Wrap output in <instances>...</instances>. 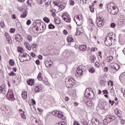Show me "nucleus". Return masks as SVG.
Instances as JSON below:
<instances>
[{
	"instance_id": "27",
	"label": "nucleus",
	"mask_w": 125,
	"mask_h": 125,
	"mask_svg": "<svg viewBox=\"0 0 125 125\" xmlns=\"http://www.w3.org/2000/svg\"><path fill=\"white\" fill-rule=\"evenodd\" d=\"M89 24L91 27L90 29H91V31H92L93 30V28H94V27H95V25H94V23H93V21L91 20L89 22Z\"/></svg>"
},
{
	"instance_id": "1",
	"label": "nucleus",
	"mask_w": 125,
	"mask_h": 125,
	"mask_svg": "<svg viewBox=\"0 0 125 125\" xmlns=\"http://www.w3.org/2000/svg\"><path fill=\"white\" fill-rule=\"evenodd\" d=\"M44 30H45V23H42V21H36L35 23L33 24L32 30L34 32H38L39 31L40 33H42L44 32Z\"/></svg>"
},
{
	"instance_id": "36",
	"label": "nucleus",
	"mask_w": 125,
	"mask_h": 125,
	"mask_svg": "<svg viewBox=\"0 0 125 125\" xmlns=\"http://www.w3.org/2000/svg\"><path fill=\"white\" fill-rule=\"evenodd\" d=\"M50 11L51 13H52L51 15L52 16H53V17H55V16H56V14L55 13V10L53 9L52 10H50Z\"/></svg>"
},
{
	"instance_id": "57",
	"label": "nucleus",
	"mask_w": 125,
	"mask_h": 125,
	"mask_svg": "<svg viewBox=\"0 0 125 125\" xmlns=\"http://www.w3.org/2000/svg\"><path fill=\"white\" fill-rule=\"evenodd\" d=\"M63 35H68V31L66 29L63 30Z\"/></svg>"
},
{
	"instance_id": "24",
	"label": "nucleus",
	"mask_w": 125,
	"mask_h": 125,
	"mask_svg": "<svg viewBox=\"0 0 125 125\" xmlns=\"http://www.w3.org/2000/svg\"><path fill=\"white\" fill-rule=\"evenodd\" d=\"M83 33V30L82 28H79L77 29L76 35H82Z\"/></svg>"
},
{
	"instance_id": "3",
	"label": "nucleus",
	"mask_w": 125,
	"mask_h": 125,
	"mask_svg": "<svg viewBox=\"0 0 125 125\" xmlns=\"http://www.w3.org/2000/svg\"><path fill=\"white\" fill-rule=\"evenodd\" d=\"M65 83L66 87H71V86L74 85V83H76V80L73 77H68L66 78Z\"/></svg>"
},
{
	"instance_id": "51",
	"label": "nucleus",
	"mask_w": 125,
	"mask_h": 125,
	"mask_svg": "<svg viewBox=\"0 0 125 125\" xmlns=\"http://www.w3.org/2000/svg\"><path fill=\"white\" fill-rule=\"evenodd\" d=\"M95 66L96 67H97V68H99V67H100V64H99V62H96L95 63Z\"/></svg>"
},
{
	"instance_id": "12",
	"label": "nucleus",
	"mask_w": 125,
	"mask_h": 125,
	"mask_svg": "<svg viewBox=\"0 0 125 125\" xmlns=\"http://www.w3.org/2000/svg\"><path fill=\"white\" fill-rule=\"evenodd\" d=\"M43 86L42 84H39L34 86V91L35 93H39L42 90Z\"/></svg>"
},
{
	"instance_id": "29",
	"label": "nucleus",
	"mask_w": 125,
	"mask_h": 125,
	"mask_svg": "<svg viewBox=\"0 0 125 125\" xmlns=\"http://www.w3.org/2000/svg\"><path fill=\"white\" fill-rule=\"evenodd\" d=\"M27 15H28V12L26 11L23 12L22 14L21 15V18H26L27 17Z\"/></svg>"
},
{
	"instance_id": "8",
	"label": "nucleus",
	"mask_w": 125,
	"mask_h": 125,
	"mask_svg": "<svg viewBox=\"0 0 125 125\" xmlns=\"http://www.w3.org/2000/svg\"><path fill=\"white\" fill-rule=\"evenodd\" d=\"M116 119L114 116L107 115L103 121V124L104 125H106L111 123L112 121H114Z\"/></svg>"
},
{
	"instance_id": "2",
	"label": "nucleus",
	"mask_w": 125,
	"mask_h": 125,
	"mask_svg": "<svg viewBox=\"0 0 125 125\" xmlns=\"http://www.w3.org/2000/svg\"><path fill=\"white\" fill-rule=\"evenodd\" d=\"M107 10L112 15H116L119 12V8L109 4L107 5Z\"/></svg>"
},
{
	"instance_id": "52",
	"label": "nucleus",
	"mask_w": 125,
	"mask_h": 125,
	"mask_svg": "<svg viewBox=\"0 0 125 125\" xmlns=\"http://www.w3.org/2000/svg\"><path fill=\"white\" fill-rule=\"evenodd\" d=\"M26 3L27 6H32V3H30V0H27Z\"/></svg>"
},
{
	"instance_id": "64",
	"label": "nucleus",
	"mask_w": 125,
	"mask_h": 125,
	"mask_svg": "<svg viewBox=\"0 0 125 125\" xmlns=\"http://www.w3.org/2000/svg\"><path fill=\"white\" fill-rule=\"evenodd\" d=\"M83 125H88V124H87V122H85V121H84L83 122Z\"/></svg>"
},
{
	"instance_id": "62",
	"label": "nucleus",
	"mask_w": 125,
	"mask_h": 125,
	"mask_svg": "<svg viewBox=\"0 0 125 125\" xmlns=\"http://www.w3.org/2000/svg\"><path fill=\"white\" fill-rule=\"evenodd\" d=\"M98 54H99V56L100 57V58H102V53L101 52V51H99L98 52Z\"/></svg>"
},
{
	"instance_id": "15",
	"label": "nucleus",
	"mask_w": 125,
	"mask_h": 125,
	"mask_svg": "<svg viewBox=\"0 0 125 125\" xmlns=\"http://www.w3.org/2000/svg\"><path fill=\"white\" fill-rule=\"evenodd\" d=\"M15 39L17 42H22L23 41V38L22 37V36L20 34H17L15 36Z\"/></svg>"
},
{
	"instance_id": "4",
	"label": "nucleus",
	"mask_w": 125,
	"mask_h": 125,
	"mask_svg": "<svg viewBox=\"0 0 125 125\" xmlns=\"http://www.w3.org/2000/svg\"><path fill=\"white\" fill-rule=\"evenodd\" d=\"M83 18L82 14H79L74 18V21L78 26H81L83 24Z\"/></svg>"
},
{
	"instance_id": "45",
	"label": "nucleus",
	"mask_w": 125,
	"mask_h": 125,
	"mask_svg": "<svg viewBox=\"0 0 125 125\" xmlns=\"http://www.w3.org/2000/svg\"><path fill=\"white\" fill-rule=\"evenodd\" d=\"M0 26L1 28H4L5 27V24H4V22L1 21L0 23Z\"/></svg>"
},
{
	"instance_id": "41",
	"label": "nucleus",
	"mask_w": 125,
	"mask_h": 125,
	"mask_svg": "<svg viewBox=\"0 0 125 125\" xmlns=\"http://www.w3.org/2000/svg\"><path fill=\"white\" fill-rule=\"evenodd\" d=\"M89 9L91 12H92V13L94 12V8H93V6L92 5L89 6Z\"/></svg>"
},
{
	"instance_id": "22",
	"label": "nucleus",
	"mask_w": 125,
	"mask_h": 125,
	"mask_svg": "<svg viewBox=\"0 0 125 125\" xmlns=\"http://www.w3.org/2000/svg\"><path fill=\"white\" fill-rule=\"evenodd\" d=\"M24 46L26 48V49H27V50H31V49H32L31 45H30V44L29 43V42H24Z\"/></svg>"
},
{
	"instance_id": "23",
	"label": "nucleus",
	"mask_w": 125,
	"mask_h": 125,
	"mask_svg": "<svg viewBox=\"0 0 125 125\" xmlns=\"http://www.w3.org/2000/svg\"><path fill=\"white\" fill-rule=\"evenodd\" d=\"M66 41L68 42H74V39H73L71 35H69L67 37Z\"/></svg>"
},
{
	"instance_id": "16",
	"label": "nucleus",
	"mask_w": 125,
	"mask_h": 125,
	"mask_svg": "<svg viewBox=\"0 0 125 125\" xmlns=\"http://www.w3.org/2000/svg\"><path fill=\"white\" fill-rule=\"evenodd\" d=\"M91 124L92 125H99L100 123L99 122V120L98 119L94 118L92 120Z\"/></svg>"
},
{
	"instance_id": "6",
	"label": "nucleus",
	"mask_w": 125,
	"mask_h": 125,
	"mask_svg": "<svg viewBox=\"0 0 125 125\" xmlns=\"http://www.w3.org/2000/svg\"><path fill=\"white\" fill-rule=\"evenodd\" d=\"M62 18L63 21L66 23H70L71 22V16L68 12H64L62 14Z\"/></svg>"
},
{
	"instance_id": "44",
	"label": "nucleus",
	"mask_w": 125,
	"mask_h": 125,
	"mask_svg": "<svg viewBox=\"0 0 125 125\" xmlns=\"http://www.w3.org/2000/svg\"><path fill=\"white\" fill-rule=\"evenodd\" d=\"M107 84L108 85L110 84V86H113V85H114V84L113 83V81H112L111 80L107 82Z\"/></svg>"
},
{
	"instance_id": "5",
	"label": "nucleus",
	"mask_w": 125,
	"mask_h": 125,
	"mask_svg": "<svg viewBox=\"0 0 125 125\" xmlns=\"http://www.w3.org/2000/svg\"><path fill=\"white\" fill-rule=\"evenodd\" d=\"M84 71V66L83 65H79L77 69L76 72V77H81L83 75V73Z\"/></svg>"
},
{
	"instance_id": "53",
	"label": "nucleus",
	"mask_w": 125,
	"mask_h": 125,
	"mask_svg": "<svg viewBox=\"0 0 125 125\" xmlns=\"http://www.w3.org/2000/svg\"><path fill=\"white\" fill-rule=\"evenodd\" d=\"M109 104L111 105V106H113L114 105V104L115 103V101H111V100H109Z\"/></svg>"
},
{
	"instance_id": "33",
	"label": "nucleus",
	"mask_w": 125,
	"mask_h": 125,
	"mask_svg": "<svg viewBox=\"0 0 125 125\" xmlns=\"http://www.w3.org/2000/svg\"><path fill=\"white\" fill-rule=\"evenodd\" d=\"M0 94H5V88L0 86Z\"/></svg>"
},
{
	"instance_id": "55",
	"label": "nucleus",
	"mask_w": 125,
	"mask_h": 125,
	"mask_svg": "<svg viewBox=\"0 0 125 125\" xmlns=\"http://www.w3.org/2000/svg\"><path fill=\"white\" fill-rule=\"evenodd\" d=\"M111 28H115L116 27V24L115 23H111L110 24Z\"/></svg>"
},
{
	"instance_id": "43",
	"label": "nucleus",
	"mask_w": 125,
	"mask_h": 125,
	"mask_svg": "<svg viewBox=\"0 0 125 125\" xmlns=\"http://www.w3.org/2000/svg\"><path fill=\"white\" fill-rule=\"evenodd\" d=\"M43 21L46 23H49L50 20L47 17H44L43 18Z\"/></svg>"
},
{
	"instance_id": "46",
	"label": "nucleus",
	"mask_w": 125,
	"mask_h": 125,
	"mask_svg": "<svg viewBox=\"0 0 125 125\" xmlns=\"http://www.w3.org/2000/svg\"><path fill=\"white\" fill-rule=\"evenodd\" d=\"M49 29H54L55 28V26H54V25L52 24V23H50L48 25Z\"/></svg>"
},
{
	"instance_id": "10",
	"label": "nucleus",
	"mask_w": 125,
	"mask_h": 125,
	"mask_svg": "<svg viewBox=\"0 0 125 125\" xmlns=\"http://www.w3.org/2000/svg\"><path fill=\"white\" fill-rule=\"evenodd\" d=\"M84 96L86 98H88V99H93L94 98V93H93V91H91V93L90 91L88 92L86 91L84 94Z\"/></svg>"
},
{
	"instance_id": "48",
	"label": "nucleus",
	"mask_w": 125,
	"mask_h": 125,
	"mask_svg": "<svg viewBox=\"0 0 125 125\" xmlns=\"http://www.w3.org/2000/svg\"><path fill=\"white\" fill-rule=\"evenodd\" d=\"M8 75L10 76H16V73L13 72V71H12L10 73H9Z\"/></svg>"
},
{
	"instance_id": "40",
	"label": "nucleus",
	"mask_w": 125,
	"mask_h": 125,
	"mask_svg": "<svg viewBox=\"0 0 125 125\" xmlns=\"http://www.w3.org/2000/svg\"><path fill=\"white\" fill-rule=\"evenodd\" d=\"M107 37H111V38H113V39H111V40H115V35H113V33H109Z\"/></svg>"
},
{
	"instance_id": "19",
	"label": "nucleus",
	"mask_w": 125,
	"mask_h": 125,
	"mask_svg": "<svg viewBox=\"0 0 125 125\" xmlns=\"http://www.w3.org/2000/svg\"><path fill=\"white\" fill-rule=\"evenodd\" d=\"M86 45H81L79 47V49L81 50V51H85L86 50Z\"/></svg>"
},
{
	"instance_id": "9",
	"label": "nucleus",
	"mask_w": 125,
	"mask_h": 125,
	"mask_svg": "<svg viewBox=\"0 0 125 125\" xmlns=\"http://www.w3.org/2000/svg\"><path fill=\"white\" fill-rule=\"evenodd\" d=\"M6 97L8 100H10V101H14V100H15L12 90H10L8 91Z\"/></svg>"
},
{
	"instance_id": "37",
	"label": "nucleus",
	"mask_w": 125,
	"mask_h": 125,
	"mask_svg": "<svg viewBox=\"0 0 125 125\" xmlns=\"http://www.w3.org/2000/svg\"><path fill=\"white\" fill-rule=\"evenodd\" d=\"M37 79L39 81H42V73L41 72L39 73Z\"/></svg>"
},
{
	"instance_id": "30",
	"label": "nucleus",
	"mask_w": 125,
	"mask_h": 125,
	"mask_svg": "<svg viewBox=\"0 0 125 125\" xmlns=\"http://www.w3.org/2000/svg\"><path fill=\"white\" fill-rule=\"evenodd\" d=\"M18 52H19L20 53H23L24 51H25V50H24V48H23V47H18Z\"/></svg>"
},
{
	"instance_id": "28",
	"label": "nucleus",
	"mask_w": 125,
	"mask_h": 125,
	"mask_svg": "<svg viewBox=\"0 0 125 125\" xmlns=\"http://www.w3.org/2000/svg\"><path fill=\"white\" fill-rule=\"evenodd\" d=\"M27 57L29 59V55L26 53H22L21 54V59H24L25 58Z\"/></svg>"
},
{
	"instance_id": "32",
	"label": "nucleus",
	"mask_w": 125,
	"mask_h": 125,
	"mask_svg": "<svg viewBox=\"0 0 125 125\" xmlns=\"http://www.w3.org/2000/svg\"><path fill=\"white\" fill-rule=\"evenodd\" d=\"M115 113L119 118H121L122 117V113H121V111L117 109L116 110H115Z\"/></svg>"
},
{
	"instance_id": "39",
	"label": "nucleus",
	"mask_w": 125,
	"mask_h": 125,
	"mask_svg": "<svg viewBox=\"0 0 125 125\" xmlns=\"http://www.w3.org/2000/svg\"><path fill=\"white\" fill-rule=\"evenodd\" d=\"M90 52H95V51H97V48L95 47H93L90 49Z\"/></svg>"
},
{
	"instance_id": "11",
	"label": "nucleus",
	"mask_w": 125,
	"mask_h": 125,
	"mask_svg": "<svg viewBox=\"0 0 125 125\" xmlns=\"http://www.w3.org/2000/svg\"><path fill=\"white\" fill-rule=\"evenodd\" d=\"M111 39H113V38L111 36L106 37L104 43L106 46H111V45H112V41Z\"/></svg>"
},
{
	"instance_id": "35",
	"label": "nucleus",
	"mask_w": 125,
	"mask_h": 125,
	"mask_svg": "<svg viewBox=\"0 0 125 125\" xmlns=\"http://www.w3.org/2000/svg\"><path fill=\"white\" fill-rule=\"evenodd\" d=\"M27 40L28 42H31L33 41V37H32V36H31L30 35H28L27 36Z\"/></svg>"
},
{
	"instance_id": "7",
	"label": "nucleus",
	"mask_w": 125,
	"mask_h": 125,
	"mask_svg": "<svg viewBox=\"0 0 125 125\" xmlns=\"http://www.w3.org/2000/svg\"><path fill=\"white\" fill-rule=\"evenodd\" d=\"M52 115L53 116H56V117H58V118H60V119H61V120H66V117L64 116L63 115V113L61 111L55 110L52 111Z\"/></svg>"
},
{
	"instance_id": "13",
	"label": "nucleus",
	"mask_w": 125,
	"mask_h": 125,
	"mask_svg": "<svg viewBox=\"0 0 125 125\" xmlns=\"http://www.w3.org/2000/svg\"><path fill=\"white\" fill-rule=\"evenodd\" d=\"M110 67L112 68V69L116 70V71H119L120 69V65L115 62L111 63L110 64Z\"/></svg>"
},
{
	"instance_id": "38",
	"label": "nucleus",
	"mask_w": 125,
	"mask_h": 125,
	"mask_svg": "<svg viewBox=\"0 0 125 125\" xmlns=\"http://www.w3.org/2000/svg\"><path fill=\"white\" fill-rule=\"evenodd\" d=\"M112 60H113V56H109L106 58V61H107V62H111Z\"/></svg>"
},
{
	"instance_id": "60",
	"label": "nucleus",
	"mask_w": 125,
	"mask_h": 125,
	"mask_svg": "<svg viewBox=\"0 0 125 125\" xmlns=\"http://www.w3.org/2000/svg\"><path fill=\"white\" fill-rule=\"evenodd\" d=\"M121 124H122V125H125V120L124 119H122L120 121Z\"/></svg>"
},
{
	"instance_id": "50",
	"label": "nucleus",
	"mask_w": 125,
	"mask_h": 125,
	"mask_svg": "<svg viewBox=\"0 0 125 125\" xmlns=\"http://www.w3.org/2000/svg\"><path fill=\"white\" fill-rule=\"evenodd\" d=\"M94 71H95V69H94V68H91L89 70V72L92 73H94Z\"/></svg>"
},
{
	"instance_id": "18",
	"label": "nucleus",
	"mask_w": 125,
	"mask_h": 125,
	"mask_svg": "<svg viewBox=\"0 0 125 125\" xmlns=\"http://www.w3.org/2000/svg\"><path fill=\"white\" fill-rule=\"evenodd\" d=\"M97 20H99V21H105V19H104V17L102 16L100 14H97Z\"/></svg>"
},
{
	"instance_id": "20",
	"label": "nucleus",
	"mask_w": 125,
	"mask_h": 125,
	"mask_svg": "<svg viewBox=\"0 0 125 125\" xmlns=\"http://www.w3.org/2000/svg\"><path fill=\"white\" fill-rule=\"evenodd\" d=\"M96 22L98 27H103L105 24L104 21H100L99 20H96Z\"/></svg>"
},
{
	"instance_id": "56",
	"label": "nucleus",
	"mask_w": 125,
	"mask_h": 125,
	"mask_svg": "<svg viewBox=\"0 0 125 125\" xmlns=\"http://www.w3.org/2000/svg\"><path fill=\"white\" fill-rule=\"evenodd\" d=\"M31 47L32 48H36V47H37V44L36 43H33L31 45Z\"/></svg>"
},
{
	"instance_id": "49",
	"label": "nucleus",
	"mask_w": 125,
	"mask_h": 125,
	"mask_svg": "<svg viewBox=\"0 0 125 125\" xmlns=\"http://www.w3.org/2000/svg\"><path fill=\"white\" fill-rule=\"evenodd\" d=\"M80 3L82 4H84V3H86V0H80Z\"/></svg>"
},
{
	"instance_id": "63",
	"label": "nucleus",
	"mask_w": 125,
	"mask_h": 125,
	"mask_svg": "<svg viewBox=\"0 0 125 125\" xmlns=\"http://www.w3.org/2000/svg\"><path fill=\"white\" fill-rule=\"evenodd\" d=\"M79 122L78 121H74V125H79Z\"/></svg>"
},
{
	"instance_id": "42",
	"label": "nucleus",
	"mask_w": 125,
	"mask_h": 125,
	"mask_svg": "<svg viewBox=\"0 0 125 125\" xmlns=\"http://www.w3.org/2000/svg\"><path fill=\"white\" fill-rule=\"evenodd\" d=\"M9 63L11 66H14V61H13V60H10Z\"/></svg>"
},
{
	"instance_id": "58",
	"label": "nucleus",
	"mask_w": 125,
	"mask_h": 125,
	"mask_svg": "<svg viewBox=\"0 0 125 125\" xmlns=\"http://www.w3.org/2000/svg\"><path fill=\"white\" fill-rule=\"evenodd\" d=\"M30 55H31V56L33 58L36 57V54H35V53H34V52H31Z\"/></svg>"
},
{
	"instance_id": "59",
	"label": "nucleus",
	"mask_w": 125,
	"mask_h": 125,
	"mask_svg": "<svg viewBox=\"0 0 125 125\" xmlns=\"http://www.w3.org/2000/svg\"><path fill=\"white\" fill-rule=\"evenodd\" d=\"M21 117L22 119H24L25 120V119H26V116L25 115V114L24 113H22L21 114Z\"/></svg>"
},
{
	"instance_id": "26",
	"label": "nucleus",
	"mask_w": 125,
	"mask_h": 125,
	"mask_svg": "<svg viewBox=\"0 0 125 125\" xmlns=\"http://www.w3.org/2000/svg\"><path fill=\"white\" fill-rule=\"evenodd\" d=\"M21 96L22 99H26L28 97V95L27 94V91H25L22 92Z\"/></svg>"
},
{
	"instance_id": "34",
	"label": "nucleus",
	"mask_w": 125,
	"mask_h": 125,
	"mask_svg": "<svg viewBox=\"0 0 125 125\" xmlns=\"http://www.w3.org/2000/svg\"><path fill=\"white\" fill-rule=\"evenodd\" d=\"M107 83V81L106 80H101L100 81V84L101 85H105Z\"/></svg>"
},
{
	"instance_id": "21",
	"label": "nucleus",
	"mask_w": 125,
	"mask_h": 125,
	"mask_svg": "<svg viewBox=\"0 0 125 125\" xmlns=\"http://www.w3.org/2000/svg\"><path fill=\"white\" fill-rule=\"evenodd\" d=\"M50 62H51V63L48 61H46L45 62V66L47 68H50V67L52 66V60H50Z\"/></svg>"
},
{
	"instance_id": "25",
	"label": "nucleus",
	"mask_w": 125,
	"mask_h": 125,
	"mask_svg": "<svg viewBox=\"0 0 125 125\" xmlns=\"http://www.w3.org/2000/svg\"><path fill=\"white\" fill-rule=\"evenodd\" d=\"M31 60V57H30V55H29V58L28 59V57H25L24 59H21V58H20V61L21 62H24V61H30Z\"/></svg>"
},
{
	"instance_id": "31",
	"label": "nucleus",
	"mask_w": 125,
	"mask_h": 125,
	"mask_svg": "<svg viewBox=\"0 0 125 125\" xmlns=\"http://www.w3.org/2000/svg\"><path fill=\"white\" fill-rule=\"evenodd\" d=\"M56 24H57L58 25H59L61 23V21L60 20V19L59 18H55L54 20Z\"/></svg>"
},
{
	"instance_id": "54",
	"label": "nucleus",
	"mask_w": 125,
	"mask_h": 125,
	"mask_svg": "<svg viewBox=\"0 0 125 125\" xmlns=\"http://www.w3.org/2000/svg\"><path fill=\"white\" fill-rule=\"evenodd\" d=\"M103 94H109V93L108 92V90L105 89L103 90Z\"/></svg>"
},
{
	"instance_id": "47",
	"label": "nucleus",
	"mask_w": 125,
	"mask_h": 125,
	"mask_svg": "<svg viewBox=\"0 0 125 125\" xmlns=\"http://www.w3.org/2000/svg\"><path fill=\"white\" fill-rule=\"evenodd\" d=\"M69 4H70V5H74L75 1H74V0H69Z\"/></svg>"
},
{
	"instance_id": "17",
	"label": "nucleus",
	"mask_w": 125,
	"mask_h": 125,
	"mask_svg": "<svg viewBox=\"0 0 125 125\" xmlns=\"http://www.w3.org/2000/svg\"><path fill=\"white\" fill-rule=\"evenodd\" d=\"M26 83L28 85L32 86V85L35 84V80L33 79H29L27 80Z\"/></svg>"
},
{
	"instance_id": "14",
	"label": "nucleus",
	"mask_w": 125,
	"mask_h": 125,
	"mask_svg": "<svg viewBox=\"0 0 125 125\" xmlns=\"http://www.w3.org/2000/svg\"><path fill=\"white\" fill-rule=\"evenodd\" d=\"M4 36L9 44H11L12 43V39H11V37L9 36V34L7 32H5L4 33Z\"/></svg>"
},
{
	"instance_id": "61",
	"label": "nucleus",
	"mask_w": 125,
	"mask_h": 125,
	"mask_svg": "<svg viewBox=\"0 0 125 125\" xmlns=\"http://www.w3.org/2000/svg\"><path fill=\"white\" fill-rule=\"evenodd\" d=\"M31 24V20H27V22H26V24L29 25Z\"/></svg>"
}]
</instances>
